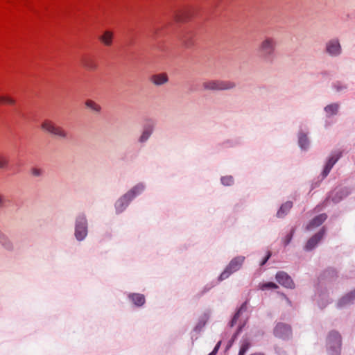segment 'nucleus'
Returning <instances> with one entry per match:
<instances>
[{
	"label": "nucleus",
	"instance_id": "4",
	"mask_svg": "<svg viewBox=\"0 0 355 355\" xmlns=\"http://www.w3.org/2000/svg\"><path fill=\"white\" fill-rule=\"evenodd\" d=\"M42 128L60 139H67V132L64 130L63 128L61 126L56 125L54 122L51 120L46 119L44 120L42 125Z\"/></svg>",
	"mask_w": 355,
	"mask_h": 355
},
{
	"label": "nucleus",
	"instance_id": "10",
	"mask_svg": "<svg viewBox=\"0 0 355 355\" xmlns=\"http://www.w3.org/2000/svg\"><path fill=\"white\" fill-rule=\"evenodd\" d=\"M153 130L154 123L152 121H148L143 128L141 135L139 138V141L140 143L146 142L152 135Z\"/></svg>",
	"mask_w": 355,
	"mask_h": 355
},
{
	"label": "nucleus",
	"instance_id": "5",
	"mask_svg": "<svg viewBox=\"0 0 355 355\" xmlns=\"http://www.w3.org/2000/svg\"><path fill=\"white\" fill-rule=\"evenodd\" d=\"M87 234V221L84 215L77 217L75 226V236L77 240L83 241Z\"/></svg>",
	"mask_w": 355,
	"mask_h": 355
},
{
	"label": "nucleus",
	"instance_id": "35",
	"mask_svg": "<svg viewBox=\"0 0 355 355\" xmlns=\"http://www.w3.org/2000/svg\"><path fill=\"white\" fill-rule=\"evenodd\" d=\"M334 87L336 88L337 92H342L343 90L347 88L346 85L338 82L334 85Z\"/></svg>",
	"mask_w": 355,
	"mask_h": 355
},
{
	"label": "nucleus",
	"instance_id": "21",
	"mask_svg": "<svg viewBox=\"0 0 355 355\" xmlns=\"http://www.w3.org/2000/svg\"><path fill=\"white\" fill-rule=\"evenodd\" d=\"M85 106L95 114H99L101 111V105L91 99H87L85 101Z\"/></svg>",
	"mask_w": 355,
	"mask_h": 355
},
{
	"label": "nucleus",
	"instance_id": "32",
	"mask_svg": "<svg viewBox=\"0 0 355 355\" xmlns=\"http://www.w3.org/2000/svg\"><path fill=\"white\" fill-rule=\"evenodd\" d=\"M31 173L34 177H40L43 174V171L40 168L34 167L31 169Z\"/></svg>",
	"mask_w": 355,
	"mask_h": 355
},
{
	"label": "nucleus",
	"instance_id": "36",
	"mask_svg": "<svg viewBox=\"0 0 355 355\" xmlns=\"http://www.w3.org/2000/svg\"><path fill=\"white\" fill-rule=\"evenodd\" d=\"M271 256V253L270 252H268V254L266 255V257L263 259V261H261V266H263L266 262L269 259V258Z\"/></svg>",
	"mask_w": 355,
	"mask_h": 355
},
{
	"label": "nucleus",
	"instance_id": "18",
	"mask_svg": "<svg viewBox=\"0 0 355 355\" xmlns=\"http://www.w3.org/2000/svg\"><path fill=\"white\" fill-rule=\"evenodd\" d=\"M0 244L7 250L13 249V244L6 234L0 232Z\"/></svg>",
	"mask_w": 355,
	"mask_h": 355
},
{
	"label": "nucleus",
	"instance_id": "33",
	"mask_svg": "<svg viewBox=\"0 0 355 355\" xmlns=\"http://www.w3.org/2000/svg\"><path fill=\"white\" fill-rule=\"evenodd\" d=\"M223 184L229 186L233 183V178L232 176H225L221 178Z\"/></svg>",
	"mask_w": 355,
	"mask_h": 355
},
{
	"label": "nucleus",
	"instance_id": "8",
	"mask_svg": "<svg viewBox=\"0 0 355 355\" xmlns=\"http://www.w3.org/2000/svg\"><path fill=\"white\" fill-rule=\"evenodd\" d=\"M274 334L280 338L287 339L291 335V327L284 323H278L274 329Z\"/></svg>",
	"mask_w": 355,
	"mask_h": 355
},
{
	"label": "nucleus",
	"instance_id": "31",
	"mask_svg": "<svg viewBox=\"0 0 355 355\" xmlns=\"http://www.w3.org/2000/svg\"><path fill=\"white\" fill-rule=\"evenodd\" d=\"M0 103H6L8 105H14L15 100L10 96H0Z\"/></svg>",
	"mask_w": 355,
	"mask_h": 355
},
{
	"label": "nucleus",
	"instance_id": "16",
	"mask_svg": "<svg viewBox=\"0 0 355 355\" xmlns=\"http://www.w3.org/2000/svg\"><path fill=\"white\" fill-rule=\"evenodd\" d=\"M114 37V33L111 31H105L102 35L99 37V40L107 46H110L112 44Z\"/></svg>",
	"mask_w": 355,
	"mask_h": 355
},
{
	"label": "nucleus",
	"instance_id": "15",
	"mask_svg": "<svg viewBox=\"0 0 355 355\" xmlns=\"http://www.w3.org/2000/svg\"><path fill=\"white\" fill-rule=\"evenodd\" d=\"M327 219V215L324 214L315 216L306 226L307 230H311L320 226Z\"/></svg>",
	"mask_w": 355,
	"mask_h": 355
},
{
	"label": "nucleus",
	"instance_id": "1",
	"mask_svg": "<svg viewBox=\"0 0 355 355\" xmlns=\"http://www.w3.org/2000/svg\"><path fill=\"white\" fill-rule=\"evenodd\" d=\"M277 41L272 37L266 36L261 40L257 48V53L263 62L271 63L273 61Z\"/></svg>",
	"mask_w": 355,
	"mask_h": 355
},
{
	"label": "nucleus",
	"instance_id": "2",
	"mask_svg": "<svg viewBox=\"0 0 355 355\" xmlns=\"http://www.w3.org/2000/svg\"><path fill=\"white\" fill-rule=\"evenodd\" d=\"M341 337L338 332L331 331L327 338V349L329 355H340Z\"/></svg>",
	"mask_w": 355,
	"mask_h": 355
},
{
	"label": "nucleus",
	"instance_id": "34",
	"mask_svg": "<svg viewBox=\"0 0 355 355\" xmlns=\"http://www.w3.org/2000/svg\"><path fill=\"white\" fill-rule=\"evenodd\" d=\"M293 230H291V232L288 234L286 237L284 239L283 242L285 245H287L291 241L293 237Z\"/></svg>",
	"mask_w": 355,
	"mask_h": 355
},
{
	"label": "nucleus",
	"instance_id": "38",
	"mask_svg": "<svg viewBox=\"0 0 355 355\" xmlns=\"http://www.w3.org/2000/svg\"><path fill=\"white\" fill-rule=\"evenodd\" d=\"M182 42L184 44V45L187 46V47H189L192 45V43L190 42H187L186 40L184 39H182Z\"/></svg>",
	"mask_w": 355,
	"mask_h": 355
},
{
	"label": "nucleus",
	"instance_id": "29",
	"mask_svg": "<svg viewBox=\"0 0 355 355\" xmlns=\"http://www.w3.org/2000/svg\"><path fill=\"white\" fill-rule=\"evenodd\" d=\"M278 288V286L273 282H267L263 283L259 285V288L262 291L268 290V289H276Z\"/></svg>",
	"mask_w": 355,
	"mask_h": 355
},
{
	"label": "nucleus",
	"instance_id": "27",
	"mask_svg": "<svg viewBox=\"0 0 355 355\" xmlns=\"http://www.w3.org/2000/svg\"><path fill=\"white\" fill-rule=\"evenodd\" d=\"M8 164L9 159L8 157L2 152H0V169L6 168L8 166Z\"/></svg>",
	"mask_w": 355,
	"mask_h": 355
},
{
	"label": "nucleus",
	"instance_id": "28",
	"mask_svg": "<svg viewBox=\"0 0 355 355\" xmlns=\"http://www.w3.org/2000/svg\"><path fill=\"white\" fill-rule=\"evenodd\" d=\"M246 307L245 304H243L240 309L238 310V311L235 313L234 316L233 317L232 321H231V326H234L237 322V320L239 319V316L242 314L243 311H245Z\"/></svg>",
	"mask_w": 355,
	"mask_h": 355
},
{
	"label": "nucleus",
	"instance_id": "39",
	"mask_svg": "<svg viewBox=\"0 0 355 355\" xmlns=\"http://www.w3.org/2000/svg\"><path fill=\"white\" fill-rule=\"evenodd\" d=\"M220 343H221V342H220V341H219V342L216 344V345L215 346V347H214V350H213V351H214V353H217V352H218V349H219V347H220Z\"/></svg>",
	"mask_w": 355,
	"mask_h": 355
},
{
	"label": "nucleus",
	"instance_id": "30",
	"mask_svg": "<svg viewBox=\"0 0 355 355\" xmlns=\"http://www.w3.org/2000/svg\"><path fill=\"white\" fill-rule=\"evenodd\" d=\"M250 344L248 340H244L242 342L241 347L239 353V355H245L246 352L248 350Z\"/></svg>",
	"mask_w": 355,
	"mask_h": 355
},
{
	"label": "nucleus",
	"instance_id": "11",
	"mask_svg": "<svg viewBox=\"0 0 355 355\" xmlns=\"http://www.w3.org/2000/svg\"><path fill=\"white\" fill-rule=\"evenodd\" d=\"M340 157V153L336 152L333 153L329 159L327 160L324 168L322 172L323 177H326L330 172L331 169L334 166V165L336 163V162L338 160V159Z\"/></svg>",
	"mask_w": 355,
	"mask_h": 355
},
{
	"label": "nucleus",
	"instance_id": "3",
	"mask_svg": "<svg viewBox=\"0 0 355 355\" xmlns=\"http://www.w3.org/2000/svg\"><path fill=\"white\" fill-rule=\"evenodd\" d=\"M235 87V83L228 80H210L202 83V87L206 90H229Z\"/></svg>",
	"mask_w": 355,
	"mask_h": 355
},
{
	"label": "nucleus",
	"instance_id": "19",
	"mask_svg": "<svg viewBox=\"0 0 355 355\" xmlns=\"http://www.w3.org/2000/svg\"><path fill=\"white\" fill-rule=\"evenodd\" d=\"M151 80L156 85H162L168 81V77L166 73L155 74L152 76Z\"/></svg>",
	"mask_w": 355,
	"mask_h": 355
},
{
	"label": "nucleus",
	"instance_id": "6",
	"mask_svg": "<svg viewBox=\"0 0 355 355\" xmlns=\"http://www.w3.org/2000/svg\"><path fill=\"white\" fill-rule=\"evenodd\" d=\"M245 257L240 256L233 259L225 270L221 273L219 279L223 280L227 278L232 273L237 271L243 264Z\"/></svg>",
	"mask_w": 355,
	"mask_h": 355
},
{
	"label": "nucleus",
	"instance_id": "25",
	"mask_svg": "<svg viewBox=\"0 0 355 355\" xmlns=\"http://www.w3.org/2000/svg\"><path fill=\"white\" fill-rule=\"evenodd\" d=\"M129 297L134 302V304L137 306H141L145 302V297L141 294H132L130 295Z\"/></svg>",
	"mask_w": 355,
	"mask_h": 355
},
{
	"label": "nucleus",
	"instance_id": "17",
	"mask_svg": "<svg viewBox=\"0 0 355 355\" xmlns=\"http://www.w3.org/2000/svg\"><path fill=\"white\" fill-rule=\"evenodd\" d=\"M355 300V290L343 296L338 302V307H344L350 304Z\"/></svg>",
	"mask_w": 355,
	"mask_h": 355
},
{
	"label": "nucleus",
	"instance_id": "12",
	"mask_svg": "<svg viewBox=\"0 0 355 355\" xmlns=\"http://www.w3.org/2000/svg\"><path fill=\"white\" fill-rule=\"evenodd\" d=\"M145 189V185L143 183H139L132 188L128 192L125 193V197H129L126 205L134 199L137 196L140 194Z\"/></svg>",
	"mask_w": 355,
	"mask_h": 355
},
{
	"label": "nucleus",
	"instance_id": "7",
	"mask_svg": "<svg viewBox=\"0 0 355 355\" xmlns=\"http://www.w3.org/2000/svg\"><path fill=\"white\" fill-rule=\"evenodd\" d=\"M324 51L331 57H338L342 53L340 40L338 37L329 40L325 44Z\"/></svg>",
	"mask_w": 355,
	"mask_h": 355
},
{
	"label": "nucleus",
	"instance_id": "40",
	"mask_svg": "<svg viewBox=\"0 0 355 355\" xmlns=\"http://www.w3.org/2000/svg\"><path fill=\"white\" fill-rule=\"evenodd\" d=\"M220 343H221V342H220V341H219V342L216 344V345L215 346V347H214V350H213V351H214V353H217V352H218V349H219V347H220Z\"/></svg>",
	"mask_w": 355,
	"mask_h": 355
},
{
	"label": "nucleus",
	"instance_id": "41",
	"mask_svg": "<svg viewBox=\"0 0 355 355\" xmlns=\"http://www.w3.org/2000/svg\"><path fill=\"white\" fill-rule=\"evenodd\" d=\"M216 353H214V351H212L209 355H216Z\"/></svg>",
	"mask_w": 355,
	"mask_h": 355
},
{
	"label": "nucleus",
	"instance_id": "22",
	"mask_svg": "<svg viewBox=\"0 0 355 355\" xmlns=\"http://www.w3.org/2000/svg\"><path fill=\"white\" fill-rule=\"evenodd\" d=\"M128 198L129 197H125V194L116 201L115 204L116 212L120 213L125 209V207L128 206V205H126V202Z\"/></svg>",
	"mask_w": 355,
	"mask_h": 355
},
{
	"label": "nucleus",
	"instance_id": "9",
	"mask_svg": "<svg viewBox=\"0 0 355 355\" xmlns=\"http://www.w3.org/2000/svg\"><path fill=\"white\" fill-rule=\"evenodd\" d=\"M276 279L279 284L286 288H293L294 283L291 277L284 271H279L277 273Z\"/></svg>",
	"mask_w": 355,
	"mask_h": 355
},
{
	"label": "nucleus",
	"instance_id": "13",
	"mask_svg": "<svg viewBox=\"0 0 355 355\" xmlns=\"http://www.w3.org/2000/svg\"><path fill=\"white\" fill-rule=\"evenodd\" d=\"M324 234V230L322 229L320 232H318L316 234H315L307 241L305 248L307 250H311L313 248H314L318 243V242L322 239Z\"/></svg>",
	"mask_w": 355,
	"mask_h": 355
},
{
	"label": "nucleus",
	"instance_id": "24",
	"mask_svg": "<svg viewBox=\"0 0 355 355\" xmlns=\"http://www.w3.org/2000/svg\"><path fill=\"white\" fill-rule=\"evenodd\" d=\"M339 108V105L337 103L330 104L324 107V111L328 116L336 114Z\"/></svg>",
	"mask_w": 355,
	"mask_h": 355
},
{
	"label": "nucleus",
	"instance_id": "37",
	"mask_svg": "<svg viewBox=\"0 0 355 355\" xmlns=\"http://www.w3.org/2000/svg\"><path fill=\"white\" fill-rule=\"evenodd\" d=\"M5 203V197L3 195L0 193V207H2Z\"/></svg>",
	"mask_w": 355,
	"mask_h": 355
},
{
	"label": "nucleus",
	"instance_id": "20",
	"mask_svg": "<svg viewBox=\"0 0 355 355\" xmlns=\"http://www.w3.org/2000/svg\"><path fill=\"white\" fill-rule=\"evenodd\" d=\"M347 193H343L341 190H334L328 197L327 201L331 200L334 202H339L343 196H347Z\"/></svg>",
	"mask_w": 355,
	"mask_h": 355
},
{
	"label": "nucleus",
	"instance_id": "26",
	"mask_svg": "<svg viewBox=\"0 0 355 355\" xmlns=\"http://www.w3.org/2000/svg\"><path fill=\"white\" fill-rule=\"evenodd\" d=\"M299 146L303 150H306L309 146V139L304 133H300L298 139Z\"/></svg>",
	"mask_w": 355,
	"mask_h": 355
},
{
	"label": "nucleus",
	"instance_id": "23",
	"mask_svg": "<svg viewBox=\"0 0 355 355\" xmlns=\"http://www.w3.org/2000/svg\"><path fill=\"white\" fill-rule=\"evenodd\" d=\"M292 202L288 201V202H285L284 204H283L282 205V207H280L279 210L277 211V216L278 217H283L285 214H286L288 211L291 209V208L292 207Z\"/></svg>",
	"mask_w": 355,
	"mask_h": 355
},
{
	"label": "nucleus",
	"instance_id": "14",
	"mask_svg": "<svg viewBox=\"0 0 355 355\" xmlns=\"http://www.w3.org/2000/svg\"><path fill=\"white\" fill-rule=\"evenodd\" d=\"M82 64L88 71H95L98 69V63L94 58L86 56L82 59Z\"/></svg>",
	"mask_w": 355,
	"mask_h": 355
}]
</instances>
